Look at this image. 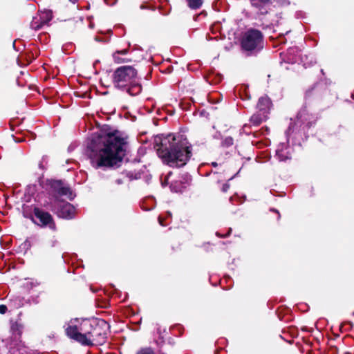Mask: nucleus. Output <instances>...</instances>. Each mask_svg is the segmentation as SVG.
Masks as SVG:
<instances>
[{
  "instance_id": "nucleus-3",
  "label": "nucleus",
  "mask_w": 354,
  "mask_h": 354,
  "mask_svg": "<svg viewBox=\"0 0 354 354\" xmlns=\"http://www.w3.org/2000/svg\"><path fill=\"white\" fill-rule=\"evenodd\" d=\"M113 83L118 88L126 89L131 96L138 95L142 91L137 71L131 66L118 68L113 75Z\"/></svg>"
},
{
  "instance_id": "nucleus-15",
  "label": "nucleus",
  "mask_w": 354,
  "mask_h": 354,
  "mask_svg": "<svg viewBox=\"0 0 354 354\" xmlns=\"http://www.w3.org/2000/svg\"><path fill=\"white\" fill-rule=\"evenodd\" d=\"M43 23L46 25L53 18V14L50 11L48 10L44 12L40 16Z\"/></svg>"
},
{
  "instance_id": "nucleus-22",
  "label": "nucleus",
  "mask_w": 354,
  "mask_h": 354,
  "mask_svg": "<svg viewBox=\"0 0 354 354\" xmlns=\"http://www.w3.org/2000/svg\"><path fill=\"white\" fill-rule=\"evenodd\" d=\"M159 223L162 225V218L160 217H159Z\"/></svg>"
},
{
  "instance_id": "nucleus-8",
  "label": "nucleus",
  "mask_w": 354,
  "mask_h": 354,
  "mask_svg": "<svg viewBox=\"0 0 354 354\" xmlns=\"http://www.w3.org/2000/svg\"><path fill=\"white\" fill-rule=\"evenodd\" d=\"M57 214L63 218H72L75 214V209L69 203H65L59 205Z\"/></svg>"
},
{
  "instance_id": "nucleus-16",
  "label": "nucleus",
  "mask_w": 354,
  "mask_h": 354,
  "mask_svg": "<svg viewBox=\"0 0 354 354\" xmlns=\"http://www.w3.org/2000/svg\"><path fill=\"white\" fill-rule=\"evenodd\" d=\"M136 354H156L154 351L149 347L142 348L140 349Z\"/></svg>"
},
{
  "instance_id": "nucleus-19",
  "label": "nucleus",
  "mask_w": 354,
  "mask_h": 354,
  "mask_svg": "<svg viewBox=\"0 0 354 354\" xmlns=\"http://www.w3.org/2000/svg\"><path fill=\"white\" fill-rule=\"evenodd\" d=\"M229 187H230V185H229V184H227V183H225V184H224V185H223L222 191H223V192H226L228 190Z\"/></svg>"
},
{
  "instance_id": "nucleus-5",
  "label": "nucleus",
  "mask_w": 354,
  "mask_h": 354,
  "mask_svg": "<svg viewBox=\"0 0 354 354\" xmlns=\"http://www.w3.org/2000/svg\"><path fill=\"white\" fill-rule=\"evenodd\" d=\"M263 36L259 30L251 29L247 31L243 37L241 45L244 50L252 51L262 48Z\"/></svg>"
},
{
  "instance_id": "nucleus-2",
  "label": "nucleus",
  "mask_w": 354,
  "mask_h": 354,
  "mask_svg": "<svg viewBox=\"0 0 354 354\" xmlns=\"http://www.w3.org/2000/svg\"><path fill=\"white\" fill-rule=\"evenodd\" d=\"M186 139L176 138L168 134L161 140L157 149L158 156L171 167L184 166L191 157L192 151Z\"/></svg>"
},
{
  "instance_id": "nucleus-21",
  "label": "nucleus",
  "mask_w": 354,
  "mask_h": 354,
  "mask_svg": "<svg viewBox=\"0 0 354 354\" xmlns=\"http://www.w3.org/2000/svg\"><path fill=\"white\" fill-rule=\"evenodd\" d=\"M71 2H72L73 3H76L78 0H69Z\"/></svg>"
},
{
  "instance_id": "nucleus-20",
  "label": "nucleus",
  "mask_w": 354,
  "mask_h": 354,
  "mask_svg": "<svg viewBox=\"0 0 354 354\" xmlns=\"http://www.w3.org/2000/svg\"><path fill=\"white\" fill-rule=\"evenodd\" d=\"M278 156H279V159L281 161L286 160V159H288V158L287 156H283L281 153H278Z\"/></svg>"
},
{
  "instance_id": "nucleus-17",
  "label": "nucleus",
  "mask_w": 354,
  "mask_h": 354,
  "mask_svg": "<svg viewBox=\"0 0 354 354\" xmlns=\"http://www.w3.org/2000/svg\"><path fill=\"white\" fill-rule=\"evenodd\" d=\"M233 138L232 137H227L223 140V145L225 147H230L233 145Z\"/></svg>"
},
{
  "instance_id": "nucleus-11",
  "label": "nucleus",
  "mask_w": 354,
  "mask_h": 354,
  "mask_svg": "<svg viewBox=\"0 0 354 354\" xmlns=\"http://www.w3.org/2000/svg\"><path fill=\"white\" fill-rule=\"evenodd\" d=\"M250 1L252 6L260 9V12L261 14L267 13V10H266V9L263 6H261V5H265V4L268 3L270 1V0H250Z\"/></svg>"
},
{
  "instance_id": "nucleus-4",
  "label": "nucleus",
  "mask_w": 354,
  "mask_h": 354,
  "mask_svg": "<svg viewBox=\"0 0 354 354\" xmlns=\"http://www.w3.org/2000/svg\"><path fill=\"white\" fill-rule=\"evenodd\" d=\"M104 321H100L93 326L90 322H86L81 326L80 332L76 326H70L66 328L67 335L83 345H92L94 341L104 338L106 333L100 331V328L106 326Z\"/></svg>"
},
{
  "instance_id": "nucleus-23",
  "label": "nucleus",
  "mask_w": 354,
  "mask_h": 354,
  "mask_svg": "<svg viewBox=\"0 0 354 354\" xmlns=\"http://www.w3.org/2000/svg\"><path fill=\"white\" fill-rule=\"evenodd\" d=\"M212 165H213L214 167H216V166H217V163H216V162H212Z\"/></svg>"
},
{
  "instance_id": "nucleus-10",
  "label": "nucleus",
  "mask_w": 354,
  "mask_h": 354,
  "mask_svg": "<svg viewBox=\"0 0 354 354\" xmlns=\"http://www.w3.org/2000/svg\"><path fill=\"white\" fill-rule=\"evenodd\" d=\"M267 119V114L265 113L260 112L259 113L254 114L251 118L250 121L254 125H259L263 121Z\"/></svg>"
},
{
  "instance_id": "nucleus-14",
  "label": "nucleus",
  "mask_w": 354,
  "mask_h": 354,
  "mask_svg": "<svg viewBox=\"0 0 354 354\" xmlns=\"http://www.w3.org/2000/svg\"><path fill=\"white\" fill-rule=\"evenodd\" d=\"M187 5L191 9H198L203 4V0H187Z\"/></svg>"
},
{
  "instance_id": "nucleus-18",
  "label": "nucleus",
  "mask_w": 354,
  "mask_h": 354,
  "mask_svg": "<svg viewBox=\"0 0 354 354\" xmlns=\"http://www.w3.org/2000/svg\"><path fill=\"white\" fill-rule=\"evenodd\" d=\"M7 311V307L5 305H0V313L4 314Z\"/></svg>"
},
{
  "instance_id": "nucleus-12",
  "label": "nucleus",
  "mask_w": 354,
  "mask_h": 354,
  "mask_svg": "<svg viewBox=\"0 0 354 354\" xmlns=\"http://www.w3.org/2000/svg\"><path fill=\"white\" fill-rule=\"evenodd\" d=\"M128 50L127 49H124L122 50H117L113 54V58L115 63L120 64L125 62V59L122 58L120 57V55H124L127 53Z\"/></svg>"
},
{
  "instance_id": "nucleus-7",
  "label": "nucleus",
  "mask_w": 354,
  "mask_h": 354,
  "mask_svg": "<svg viewBox=\"0 0 354 354\" xmlns=\"http://www.w3.org/2000/svg\"><path fill=\"white\" fill-rule=\"evenodd\" d=\"M49 185L53 192L59 196H66L69 199L73 198V194L71 189L65 186L61 180H50Z\"/></svg>"
},
{
  "instance_id": "nucleus-6",
  "label": "nucleus",
  "mask_w": 354,
  "mask_h": 354,
  "mask_svg": "<svg viewBox=\"0 0 354 354\" xmlns=\"http://www.w3.org/2000/svg\"><path fill=\"white\" fill-rule=\"evenodd\" d=\"M34 215L38 219L39 225L42 227L48 226L53 230H56L55 223L53 221L52 216L46 212H44L39 208L34 209Z\"/></svg>"
},
{
  "instance_id": "nucleus-9",
  "label": "nucleus",
  "mask_w": 354,
  "mask_h": 354,
  "mask_svg": "<svg viewBox=\"0 0 354 354\" xmlns=\"http://www.w3.org/2000/svg\"><path fill=\"white\" fill-rule=\"evenodd\" d=\"M270 106L271 102L269 97L267 96H263L259 99V102L257 103V109H259V112L265 113L267 114Z\"/></svg>"
},
{
  "instance_id": "nucleus-13",
  "label": "nucleus",
  "mask_w": 354,
  "mask_h": 354,
  "mask_svg": "<svg viewBox=\"0 0 354 354\" xmlns=\"http://www.w3.org/2000/svg\"><path fill=\"white\" fill-rule=\"evenodd\" d=\"M45 24L43 23L41 17H33L31 23L30 27L34 30H39Z\"/></svg>"
},
{
  "instance_id": "nucleus-1",
  "label": "nucleus",
  "mask_w": 354,
  "mask_h": 354,
  "mask_svg": "<svg viewBox=\"0 0 354 354\" xmlns=\"http://www.w3.org/2000/svg\"><path fill=\"white\" fill-rule=\"evenodd\" d=\"M124 145V139L118 131H102L93 135L88 146L93 167H112L120 162L125 154Z\"/></svg>"
}]
</instances>
